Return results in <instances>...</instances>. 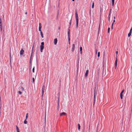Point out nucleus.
I'll return each instance as SVG.
<instances>
[{
    "label": "nucleus",
    "instance_id": "nucleus-1",
    "mask_svg": "<svg viewBox=\"0 0 132 132\" xmlns=\"http://www.w3.org/2000/svg\"><path fill=\"white\" fill-rule=\"evenodd\" d=\"M75 18L76 22V27L77 28L78 25V16L77 13V12L76 10L75 11Z\"/></svg>",
    "mask_w": 132,
    "mask_h": 132
},
{
    "label": "nucleus",
    "instance_id": "nucleus-2",
    "mask_svg": "<svg viewBox=\"0 0 132 132\" xmlns=\"http://www.w3.org/2000/svg\"><path fill=\"white\" fill-rule=\"evenodd\" d=\"M44 43L42 42L41 43V45L40 46V51L41 52H42L43 49L44 47Z\"/></svg>",
    "mask_w": 132,
    "mask_h": 132
},
{
    "label": "nucleus",
    "instance_id": "nucleus-3",
    "mask_svg": "<svg viewBox=\"0 0 132 132\" xmlns=\"http://www.w3.org/2000/svg\"><path fill=\"white\" fill-rule=\"evenodd\" d=\"M70 30L69 29H68V41L69 44H70Z\"/></svg>",
    "mask_w": 132,
    "mask_h": 132
},
{
    "label": "nucleus",
    "instance_id": "nucleus-4",
    "mask_svg": "<svg viewBox=\"0 0 132 132\" xmlns=\"http://www.w3.org/2000/svg\"><path fill=\"white\" fill-rule=\"evenodd\" d=\"M44 90H45V86L44 85H43V86L42 87V95H43L44 93Z\"/></svg>",
    "mask_w": 132,
    "mask_h": 132
},
{
    "label": "nucleus",
    "instance_id": "nucleus-5",
    "mask_svg": "<svg viewBox=\"0 0 132 132\" xmlns=\"http://www.w3.org/2000/svg\"><path fill=\"white\" fill-rule=\"evenodd\" d=\"M42 28V26L40 23H39V30L40 31H41V29Z\"/></svg>",
    "mask_w": 132,
    "mask_h": 132
},
{
    "label": "nucleus",
    "instance_id": "nucleus-6",
    "mask_svg": "<svg viewBox=\"0 0 132 132\" xmlns=\"http://www.w3.org/2000/svg\"><path fill=\"white\" fill-rule=\"evenodd\" d=\"M132 28H131L129 33L128 34V36L129 37H130L131 35V32H132Z\"/></svg>",
    "mask_w": 132,
    "mask_h": 132
},
{
    "label": "nucleus",
    "instance_id": "nucleus-7",
    "mask_svg": "<svg viewBox=\"0 0 132 132\" xmlns=\"http://www.w3.org/2000/svg\"><path fill=\"white\" fill-rule=\"evenodd\" d=\"M117 58L116 57V60L115 61V68H116L117 67Z\"/></svg>",
    "mask_w": 132,
    "mask_h": 132
},
{
    "label": "nucleus",
    "instance_id": "nucleus-8",
    "mask_svg": "<svg viewBox=\"0 0 132 132\" xmlns=\"http://www.w3.org/2000/svg\"><path fill=\"white\" fill-rule=\"evenodd\" d=\"M88 70L87 69L86 71V73L85 74V77H87L88 75Z\"/></svg>",
    "mask_w": 132,
    "mask_h": 132
},
{
    "label": "nucleus",
    "instance_id": "nucleus-9",
    "mask_svg": "<svg viewBox=\"0 0 132 132\" xmlns=\"http://www.w3.org/2000/svg\"><path fill=\"white\" fill-rule=\"evenodd\" d=\"M24 52V51L23 49H22L20 52V55H22L23 54V52Z\"/></svg>",
    "mask_w": 132,
    "mask_h": 132
},
{
    "label": "nucleus",
    "instance_id": "nucleus-10",
    "mask_svg": "<svg viewBox=\"0 0 132 132\" xmlns=\"http://www.w3.org/2000/svg\"><path fill=\"white\" fill-rule=\"evenodd\" d=\"M57 42V39L56 38H55L54 39V44L55 45H56Z\"/></svg>",
    "mask_w": 132,
    "mask_h": 132
},
{
    "label": "nucleus",
    "instance_id": "nucleus-11",
    "mask_svg": "<svg viewBox=\"0 0 132 132\" xmlns=\"http://www.w3.org/2000/svg\"><path fill=\"white\" fill-rule=\"evenodd\" d=\"M75 46L74 44H73L72 47V51L73 52L74 51L75 49Z\"/></svg>",
    "mask_w": 132,
    "mask_h": 132
},
{
    "label": "nucleus",
    "instance_id": "nucleus-12",
    "mask_svg": "<svg viewBox=\"0 0 132 132\" xmlns=\"http://www.w3.org/2000/svg\"><path fill=\"white\" fill-rule=\"evenodd\" d=\"M34 45H33L32 46V49L31 53V56L32 55V53H33V52H34L33 50H34Z\"/></svg>",
    "mask_w": 132,
    "mask_h": 132
},
{
    "label": "nucleus",
    "instance_id": "nucleus-13",
    "mask_svg": "<svg viewBox=\"0 0 132 132\" xmlns=\"http://www.w3.org/2000/svg\"><path fill=\"white\" fill-rule=\"evenodd\" d=\"M82 47H80V54H82Z\"/></svg>",
    "mask_w": 132,
    "mask_h": 132
},
{
    "label": "nucleus",
    "instance_id": "nucleus-14",
    "mask_svg": "<svg viewBox=\"0 0 132 132\" xmlns=\"http://www.w3.org/2000/svg\"><path fill=\"white\" fill-rule=\"evenodd\" d=\"M120 97L121 98V99H122L123 98V94L120 93Z\"/></svg>",
    "mask_w": 132,
    "mask_h": 132
},
{
    "label": "nucleus",
    "instance_id": "nucleus-15",
    "mask_svg": "<svg viewBox=\"0 0 132 132\" xmlns=\"http://www.w3.org/2000/svg\"><path fill=\"white\" fill-rule=\"evenodd\" d=\"M27 119H25L24 120V123L25 124H27V121H26Z\"/></svg>",
    "mask_w": 132,
    "mask_h": 132
},
{
    "label": "nucleus",
    "instance_id": "nucleus-16",
    "mask_svg": "<svg viewBox=\"0 0 132 132\" xmlns=\"http://www.w3.org/2000/svg\"><path fill=\"white\" fill-rule=\"evenodd\" d=\"M0 26L2 27V22H1V18L0 19ZM1 30H2V28L1 27Z\"/></svg>",
    "mask_w": 132,
    "mask_h": 132
},
{
    "label": "nucleus",
    "instance_id": "nucleus-17",
    "mask_svg": "<svg viewBox=\"0 0 132 132\" xmlns=\"http://www.w3.org/2000/svg\"><path fill=\"white\" fill-rule=\"evenodd\" d=\"M78 130H79L80 129V124H78Z\"/></svg>",
    "mask_w": 132,
    "mask_h": 132
},
{
    "label": "nucleus",
    "instance_id": "nucleus-18",
    "mask_svg": "<svg viewBox=\"0 0 132 132\" xmlns=\"http://www.w3.org/2000/svg\"><path fill=\"white\" fill-rule=\"evenodd\" d=\"M16 127L17 131H19V130L18 127L17 126H16Z\"/></svg>",
    "mask_w": 132,
    "mask_h": 132
},
{
    "label": "nucleus",
    "instance_id": "nucleus-19",
    "mask_svg": "<svg viewBox=\"0 0 132 132\" xmlns=\"http://www.w3.org/2000/svg\"><path fill=\"white\" fill-rule=\"evenodd\" d=\"M40 35L42 37V38H43V33H42V32L41 31H40Z\"/></svg>",
    "mask_w": 132,
    "mask_h": 132
},
{
    "label": "nucleus",
    "instance_id": "nucleus-20",
    "mask_svg": "<svg viewBox=\"0 0 132 132\" xmlns=\"http://www.w3.org/2000/svg\"><path fill=\"white\" fill-rule=\"evenodd\" d=\"M112 5L113 6L114 5V0H112Z\"/></svg>",
    "mask_w": 132,
    "mask_h": 132
},
{
    "label": "nucleus",
    "instance_id": "nucleus-21",
    "mask_svg": "<svg viewBox=\"0 0 132 132\" xmlns=\"http://www.w3.org/2000/svg\"><path fill=\"white\" fill-rule=\"evenodd\" d=\"M65 113L64 112H63L62 113H61L60 116H61L63 115H65Z\"/></svg>",
    "mask_w": 132,
    "mask_h": 132
},
{
    "label": "nucleus",
    "instance_id": "nucleus-22",
    "mask_svg": "<svg viewBox=\"0 0 132 132\" xmlns=\"http://www.w3.org/2000/svg\"><path fill=\"white\" fill-rule=\"evenodd\" d=\"M94 2H93L92 3V8L93 9V8L94 7Z\"/></svg>",
    "mask_w": 132,
    "mask_h": 132
},
{
    "label": "nucleus",
    "instance_id": "nucleus-23",
    "mask_svg": "<svg viewBox=\"0 0 132 132\" xmlns=\"http://www.w3.org/2000/svg\"><path fill=\"white\" fill-rule=\"evenodd\" d=\"M28 113H27L26 114V119H27L28 117Z\"/></svg>",
    "mask_w": 132,
    "mask_h": 132
},
{
    "label": "nucleus",
    "instance_id": "nucleus-24",
    "mask_svg": "<svg viewBox=\"0 0 132 132\" xmlns=\"http://www.w3.org/2000/svg\"><path fill=\"white\" fill-rule=\"evenodd\" d=\"M24 90V88L23 87H21L20 88V90L21 91H23Z\"/></svg>",
    "mask_w": 132,
    "mask_h": 132
},
{
    "label": "nucleus",
    "instance_id": "nucleus-25",
    "mask_svg": "<svg viewBox=\"0 0 132 132\" xmlns=\"http://www.w3.org/2000/svg\"><path fill=\"white\" fill-rule=\"evenodd\" d=\"M90 125H89V128H88V131H89V132H90Z\"/></svg>",
    "mask_w": 132,
    "mask_h": 132
},
{
    "label": "nucleus",
    "instance_id": "nucleus-26",
    "mask_svg": "<svg viewBox=\"0 0 132 132\" xmlns=\"http://www.w3.org/2000/svg\"><path fill=\"white\" fill-rule=\"evenodd\" d=\"M100 24H101V23H100L99 26V28H98V31H99L100 27Z\"/></svg>",
    "mask_w": 132,
    "mask_h": 132
},
{
    "label": "nucleus",
    "instance_id": "nucleus-27",
    "mask_svg": "<svg viewBox=\"0 0 132 132\" xmlns=\"http://www.w3.org/2000/svg\"><path fill=\"white\" fill-rule=\"evenodd\" d=\"M18 93L20 95H21L22 93L20 91H19Z\"/></svg>",
    "mask_w": 132,
    "mask_h": 132
},
{
    "label": "nucleus",
    "instance_id": "nucleus-28",
    "mask_svg": "<svg viewBox=\"0 0 132 132\" xmlns=\"http://www.w3.org/2000/svg\"><path fill=\"white\" fill-rule=\"evenodd\" d=\"M34 70H35V67H34L33 69H32V72H33V73H34Z\"/></svg>",
    "mask_w": 132,
    "mask_h": 132
},
{
    "label": "nucleus",
    "instance_id": "nucleus-29",
    "mask_svg": "<svg viewBox=\"0 0 132 132\" xmlns=\"http://www.w3.org/2000/svg\"><path fill=\"white\" fill-rule=\"evenodd\" d=\"M100 56V52H98V56L99 57Z\"/></svg>",
    "mask_w": 132,
    "mask_h": 132
},
{
    "label": "nucleus",
    "instance_id": "nucleus-30",
    "mask_svg": "<svg viewBox=\"0 0 132 132\" xmlns=\"http://www.w3.org/2000/svg\"><path fill=\"white\" fill-rule=\"evenodd\" d=\"M110 29V28H108V33L109 32Z\"/></svg>",
    "mask_w": 132,
    "mask_h": 132
},
{
    "label": "nucleus",
    "instance_id": "nucleus-31",
    "mask_svg": "<svg viewBox=\"0 0 132 132\" xmlns=\"http://www.w3.org/2000/svg\"><path fill=\"white\" fill-rule=\"evenodd\" d=\"M124 92V90H123L121 93L123 94Z\"/></svg>",
    "mask_w": 132,
    "mask_h": 132
},
{
    "label": "nucleus",
    "instance_id": "nucleus-32",
    "mask_svg": "<svg viewBox=\"0 0 132 132\" xmlns=\"http://www.w3.org/2000/svg\"><path fill=\"white\" fill-rule=\"evenodd\" d=\"M34 78H32V82H33V83H34Z\"/></svg>",
    "mask_w": 132,
    "mask_h": 132
},
{
    "label": "nucleus",
    "instance_id": "nucleus-33",
    "mask_svg": "<svg viewBox=\"0 0 132 132\" xmlns=\"http://www.w3.org/2000/svg\"><path fill=\"white\" fill-rule=\"evenodd\" d=\"M97 49L95 50L96 54H97Z\"/></svg>",
    "mask_w": 132,
    "mask_h": 132
},
{
    "label": "nucleus",
    "instance_id": "nucleus-34",
    "mask_svg": "<svg viewBox=\"0 0 132 132\" xmlns=\"http://www.w3.org/2000/svg\"><path fill=\"white\" fill-rule=\"evenodd\" d=\"M95 95H94V102H93L94 105V103H95Z\"/></svg>",
    "mask_w": 132,
    "mask_h": 132
},
{
    "label": "nucleus",
    "instance_id": "nucleus-35",
    "mask_svg": "<svg viewBox=\"0 0 132 132\" xmlns=\"http://www.w3.org/2000/svg\"><path fill=\"white\" fill-rule=\"evenodd\" d=\"M78 67H79V66H78V67H77V71H78Z\"/></svg>",
    "mask_w": 132,
    "mask_h": 132
},
{
    "label": "nucleus",
    "instance_id": "nucleus-36",
    "mask_svg": "<svg viewBox=\"0 0 132 132\" xmlns=\"http://www.w3.org/2000/svg\"><path fill=\"white\" fill-rule=\"evenodd\" d=\"M116 54H117H117H118V51H117L116 52Z\"/></svg>",
    "mask_w": 132,
    "mask_h": 132
},
{
    "label": "nucleus",
    "instance_id": "nucleus-37",
    "mask_svg": "<svg viewBox=\"0 0 132 132\" xmlns=\"http://www.w3.org/2000/svg\"><path fill=\"white\" fill-rule=\"evenodd\" d=\"M115 22V20H114L113 21V23H114Z\"/></svg>",
    "mask_w": 132,
    "mask_h": 132
},
{
    "label": "nucleus",
    "instance_id": "nucleus-38",
    "mask_svg": "<svg viewBox=\"0 0 132 132\" xmlns=\"http://www.w3.org/2000/svg\"><path fill=\"white\" fill-rule=\"evenodd\" d=\"M71 21H70V23H69V24H70V25H71Z\"/></svg>",
    "mask_w": 132,
    "mask_h": 132
},
{
    "label": "nucleus",
    "instance_id": "nucleus-39",
    "mask_svg": "<svg viewBox=\"0 0 132 132\" xmlns=\"http://www.w3.org/2000/svg\"><path fill=\"white\" fill-rule=\"evenodd\" d=\"M10 60H11V54L10 55Z\"/></svg>",
    "mask_w": 132,
    "mask_h": 132
},
{
    "label": "nucleus",
    "instance_id": "nucleus-40",
    "mask_svg": "<svg viewBox=\"0 0 132 132\" xmlns=\"http://www.w3.org/2000/svg\"><path fill=\"white\" fill-rule=\"evenodd\" d=\"M114 20H115V19H116V17H115V16H114Z\"/></svg>",
    "mask_w": 132,
    "mask_h": 132
},
{
    "label": "nucleus",
    "instance_id": "nucleus-41",
    "mask_svg": "<svg viewBox=\"0 0 132 132\" xmlns=\"http://www.w3.org/2000/svg\"><path fill=\"white\" fill-rule=\"evenodd\" d=\"M113 23H112V26H113Z\"/></svg>",
    "mask_w": 132,
    "mask_h": 132
},
{
    "label": "nucleus",
    "instance_id": "nucleus-42",
    "mask_svg": "<svg viewBox=\"0 0 132 132\" xmlns=\"http://www.w3.org/2000/svg\"><path fill=\"white\" fill-rule=\"evenodd\" d=\"M111 29H113V26H112L111 27Z\"/></svg>",
    "mask_w": 132,
    "mask_h": 132
},
{
    "label": "nucleus",
    "instance_id": "nucleus-43",
    "mask_svg": "<svg viewBox=\"0 0 132 132\" xmlns=\"http://www.w3.org/2000/svg\"><path fill=\"white\" fill-rule=\"evenodd\" d=\"M27 12H26V13H25V14H27Z\"/></svg>",
    "mask_w": 132,
    "mask_h": 132
},
{
    "label": "nucleus",
    "instance_id": "nucleus-44",
    "mask_svg": "<svg viewBox=\"0 0 132 132\" xmlns=\"http://www.w3.org/2000/svg\"><path fill=\"white\" fill-rule=\"evenodd\" d=\"M101 9H100V11L101 12Z\"/></svg>",
    "mask_w": 132,
    "mask_h": 132
},
{
    "label": "nucleus",
    "instance_id": "nucleus-45",
    "mask_svg": "<svg viewBox=\"0 0 132 132\" xmlns=\"http://www.w3.org/2000/svg\"><path fill=\"white\" fill-rule=\"evenodd\" d=\"M17 132H20L19 130V131H17Z\"/></svg>",
    "mask_w": 132,
    "mask_h": 132
},
{
    "label": "nucleus",
    "instance_id": "nucleus-46",
    "mask_svg": "<svg viewBox=\"0 0 132 132\" xmlns=\"http://www.w3.org/2000/svg\"><path fill=\"white\" fill-rule=\"evenodd\" d=\"M109 20H110V17H109Z\"/></svg>",
    "mask_w": 132,
    "mask_h": 132
},
{
    "label": "nucleus",
    "instance_id": "nucleus-47",
    "mask_svg": "<svg viewBox=\"0 0 132 132\" xmlns=\"http://www.w3.org/2000/svg\"><path fill=\"white\" fill-rule=\"evenodd\" d=\"M75 1V0H72V1Z\"/></svg>",
    "mask_w": 132,
    "mask_h": 132
},
{
    "label": "nucleus",
    "instance_id": "nucleus-48",
    "mask_svg": "<svg viewBox=\"0 0 132 132\" xmlns=\"http://www.w3.org/2000/svg\"><path fill=\"white\" fill-rule=\"evenodd\" d=\"M46 114H45V116H46Z\"/></svg>",
    "mask_w": 132,
    "mask_h": 132
},
{
    "label": "nucleus",
    "instance_id": "nucleus-49",
    "mask_svg": "<svg viewBox=\"0 0 132 132\" xmlns=\"http://www.w3.org/2000/svg\"><path fill=\"white\" fill-rule=\"evenodd\" d=\"M1 114V112H0V114Z\"/></svg>",
    "mask_w": 132,
    "mask_h": 132
},
{
    "label": "nucleus",
    "instance_id": "nucleus-50",
    "mask_svg": "<svg viewBox=\"0 0 132 132\" xmlns=\"http://www.w3.org/2000/svg\"><path fill=\"white\" fill-rule=\"evenodd\" d=\"M58 100H59V99H58Z\"/></svg>",
    "mask_w": 132,
    "mask_h": 132
}]
</instances>
